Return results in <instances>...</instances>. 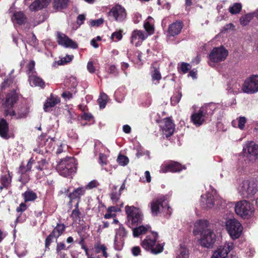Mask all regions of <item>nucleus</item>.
I'll return each mask as SVG.
<instances>
[{"label":"nucleus","mask_w":258,"mask_h":258,"mask_svg":"<svg viewBox=\"0 0 258 258\" xmlns=\"http://www.w3.org/2000/svg\"><path fill=\"white\" fill-rule=\"evenodd\" d=\"M158 237V233L152 231L142 241L141 245L143 248L150 251L151 253L153 254H159L163 251L164 243L156 244Z\"/></svg>","instance_id":"1"},{"label":"nucleus","mask_w":258,"mask_h":258,"mask_svg":"<svg viewBox=\"0 0 258 258\" xmlns=\"http://www.w3.org/2000/svg\"><path fill=\"white\" fill-rule=\"evenodd\" d=\"M152 215L157 216L159 214L166 213L170 215L172 209L169 207L166 196H161L153 199L150 203Z\"/></svg>","instance_id":"2"},{"label":"nucleus","mask_w":258,"mask_h":258,"mask_svg":"<svg viewBox=\"0 0 258 258\" xmlns=\"http://www.w3.org/2000/svg\"><path fill=\"white\" fill-rule=\"evenodd\" d=\"M56 170L59 174L65 177L71 176L77 170L76 164L73 157H67L61 159L56 166Z\"/></svg>","instance_id":"3"},{"label":"nucleus","mask_w":258,"mask_h":258,"mask_svg":"<svg viewBox=\"0 0 258 258\" xmlns=\"http://www.w3.org/2000/svg\"><path fill=\"white\" fill-rule=\"evenodd\" d=\"M125 211L127 215V222L130 225L138 226L143 220L144 215L141 210L135 206H126Z\"/></svg>","instance_id":"4"},{"label":"nucleus","mask_w":258,"mask_h":258,"mask_svg":"<svg viewBox=\"0 0 258 258\" xmlns=\"http://www.w3.org/2000/svg\"><path fill=\"white\" fill-rule=\"evenodd\" d=\"M236 214L244 219H248L253 214V205L246 200L237 202L235 205Z\"/></svg>","instance_id":"5"},{"label":"nucleus","mask_w":258,"mask_h":258,"mask_svg":"<svg viewBox=\"0 0 258 258\" xmlns=\"http://www.w3.org/2000/svg\"><path fill=\"white\" fill-rule=\"evenodd\" d=\"M258 191V186L253 180H244L240 187L239 192L244 198H251Z\"/></svg>","instance_id":"6"},{"label":"nucleus","mask_w":258,"mask_h":258,"mask_svg":"<svg viewBox=\"0 0 258 258\" xmlns=\"http://www.w3.org/2000/svg\"><path fill=\"white\" fill-rule=\"evenodd\" d=\"M226 229L233 239L238 238L242 233L243 227L240 223L235 219L228 220L226 222Z\"/></svg>","instance_id":"7"},{"label":"nucleus","mask_w":258,"mask_h":258,"mask_svg":"<svg viewBox=\"0 0 258 258\" xmlns=\"http://www.w3.org/2000/svg\"><path fill=\"white\" fill-rule=\"evenodd\" d=\"M241 90L247 94H254L258 92V75H251L247 78L242 84Z\"/></svg>","instance_id":"8"},{"label":"nucleus","mask_w":258,"mask_h":258,"mask_svg":"<svg viewBox=\"0 0 258 258\" xmlns=\"http://www.w3.org/2000/svg\"><path fill=\"white\" fill-rule=\"evenodd\" d=\"M216 239V236L213 230L206 229L202 232L200 243L204 247L212 248L215 243Z\"/></svg>","instance_id":"9"},{"label":"nucleus","mask_w":258,"mask_h":258,"mask_svg":"<svg viewBox=\"0 0 258 258\" xmlns=\"http://www.w3.org/2000/svg\"><path fill=\"white\" fill-rule=\"evenodd\" d=\"M228 52L223 46L214 47L209 54V58L213 62L224 61L227 57Z\"/></svg>","instance_id":"10"},{"label":"nucleus","mask_w":258,"mask_h":258,"mask_svg":"<svg viewBox=\"0 0 258 258\" xmlns=\"http://www.w3.org/2000/svg\"><path fill=\"white\" fill-rule=\"evenodd\" d=\"M109 17L118 22L123 21L126 17V12L125 9L119 5H116L112 7L108 12Z\"/></svg>","instance_id":"11"},{"label":"nucleus","mask_w":258,"mask_h":258,"mask_svg":"<svg viewBox=\"0 0 258 258\" xmlns=\"http://www.w3.org/2000/svg\"><path fill=\"white\" fill-rule=\"evenodd\" d=\"M185 169V166L181 165L180 163L174 161H170L164 166H161L160 172H179Z\"/></svg>","instance_id":"12"},{"label":"nucleus","mask_w":258,"mask_h":258,"mask_svg":"<svg viewBox=\"0 0 258 258\" xmlns=\"http://www.w3.org/2000/svg\"><path fill=\"white\" fill-rule=\"evenodd\" d=\"M86 193V188L85 187H79L75 188L72 192L68 195L69 198V205H72V203L75 201L81 202V197L84 196Z\"/></svg>","instance_id":"13"},{"label":"nucleus","mask_w":258,"mask_h":258,"mask_svg":"<svg viewBox=\"0 0 258 258\" xmlns=\"http://www.w3.org/2000/svg\"><path fill=\"white\" fill-rule=\"evenodd\" d=\"M30 107L29 103L26 102L20 104L17 108V119L27 118L30 112Z\"/></svg>","instance_id":"14"},{"label":"nucleus","mask_w":258,"mask_h":258,"mask_svg":"<svg viewBox=\"0 0 258 258\" xmlns=\"http://www.w3.org/2000/svg\"><path fill=\"white\" fill-rule=\"evenodd\" d=\"M216 108L215 104L210 103L203 106L199 110L206 120H210Z\"/></svg>","instance_id":"15"},{"label":"nucleus","mask_w":258,"mask_h":258,"mask_svg":"<svg viewBox=\"0 0 258 258\" xmlns=\"http://www.w3.org/2000/svg\"><path fill=\"white\" fill-rule=\"evenodd\" d=\"M164 125H163L162 132L163 134L168 138L172 136L175 130L174 124L172 120L169 117H166L163 120Z\"/></svg>","instance_id":"16"},{"label":"nucleus","mask_w":258,"mask_h":258,"mask_svg":"<svg viewBox=\"0 0 258 258\" xmlns=\"http://www.w3.org/2000/svg\"><path fill=\"white\" fill-rule=\"evenodd\" d=\"M183 24L181 21H176L169 25L168 33L171 36H175L180 33Z\"/></svg>","instance_id":"17"},{"label":"nucleus","mask_w":258,"mask_h":258,"mask_svg":"<svg viewBox=\"0 0 258 258\" xmlns=\"http://www.w3.org/2000/svg\"><path fill=\"white\" fill-rule=\"evenodd\" d=\"M202 206L204 208H211L214 205V198L210 192H207L201 196Z\"/></svg>","instance_id":"18"},{"label":"nucleus","mask_w":258,"mask_h":258,"mask_svg":"<svg viewBox=\"0 0 258 258\" xmlns=\"http://www.w3.org/2000/svg\"><path fill=\"white\" fill-rule=\"evenodd\" d=\"M231 249L229 245L220 246L214 252L211 258H225Z\"/></svg>","instance_id":"19"},{"label":"nucleus","mask_w":258,"mask_h":258,"mask_svg":"<svg viewBox=\"0 0 258 258\" xmlns=\"http://www.w3.org/2000/svg\"><path fill=\"white\" fill-rule=\"evenodd\" d=\"M70 82L71 83L70 87L71 91H65L61 94V97L66 100L72 99L73 98V93H76L77 92L76 87L78 83L76 79L71 78L70 79Z\"/></svg>","instance_id":"20"},{"label":"nucleus","mask_w":258,"mask_h":258,"mask_svg":"<svg viewBox=\"0 0 258 258\" xmlns=\"http://www.w3.org/2000/svg\"><path fill=\"white\" fill-rule=\"evenodd\" d=\"M9 132V123L4 118L0 119V137L5 140H8L10 138Z\"/></svg>","instance_id":"21"},{"label":"nucleus","mask_w":258,"mask_h":258,"mask_svg":"<svg viewBox=\"0 0 258 258\" xmlns=\"http://www.w3.org/2000/svg\"><path fill=\"white\" fill-rule=\"evenodd\" d=\"M49 0H35L29 6V9L31 11H38L44 8H46L49 3Z\"/></svg>","instance_id":"22"},{"label":"nucleus","mask_w":258,"mask_h":258,"mask_svg":"<svg viewBox=\"0 0 258 258\" xmlns=\"http://www.w3.org/2000/svg\"><path fill=\"white\" fill-rule=\"evenodd\" d=\"M59 102L60 100L58 98L53 96V95L51 94L50 97L47 98L46 102L43 105V109L44 111L48 112L50 111V109L51 107H54Z\"/></svg>","instance_id":"23"},{"label":"nucleus","mask_w":258,"mask_h":258,"mask_svg":"<svg viewBox=\"0 0 258 258\" xmlns=\"http://www.w3.org/2000/svg\"><path fill=\"white\" fill-rule=\"evenodd\" d=\"M28 80L31 86H38L41 88L45 87L44 81L40 77H37L35 74L30 75Z\"/></svg>","instance_id":"24"},{"label":"nucleus","mask_w":258,"mask_h":258,"mask_svg":"<svg viewBox=\"0 0 258 258\" xmlns=\"http://www.w3.org/2000/svg\"><path fill=\"white\" fill-rule=\"evenodd\" d=\"M12 176L9 171L7 174L2 175L0 178V190L2 191L4 188L8 189L11 185Z\"/></svg>","instance_id":"25"},{"label":"nucleus","mask_w":258,"mask_h":258,"mask_svg":"<svg viewBox=\"0 0 258 258\" xmlns=\"http://www.w3.org/2000/svg\"><path fill=\"white\" fill-rule=\"evenodd\" d=\"M191 121L197 126H200L206 121V119L203 116L200 110L197 112H194L190 116Z\"/></svg>","instance_id":"26"},{"label":"nucleus","mask_w":258,"mask_h":258,"mask_svg":"<svg viewBox=\"0 0 258 258\" xmlns=\"http://www.w3.org/2000/svg\"><path fill=\"white\" fill-rule=\"evenodd\" d=\"M12 19L15 20L16 23L19 25L25 24L27 20V17L21 11L14 12Z\"/></svg>","instance_id":"27"},{"label":"nucleus","mask_w":258,"mask_h":258,"mask_svg":"<svg viewBox=\"0 0 258 258\" xmlns=\"http://www.w3.org/2000/svg\"><path fill=\"white\" fill-rule=\"evenodd\" d=\"M246 148L250 156L253 157L255 159H258V145L253 142H250L247 144Z\"/></svg>","instance_id":"28"},{"label":"nucleus","mask_w":258,"mask_h":258,"mask_svg":"<svg viewBox=\"0 0 258 258\" xmlns=\"http://www.w3.org/2000/svg\"><path fill=\"white\" fill-rule=\"evenodd\" d=\"M70 0H53V8L57 11L66 9L69 5Z\"/></svg>","instance_id":"29"},{"label":"nucleus","mask_w":258,"mask_h":258,"mask_svg":"<svg viewBox=\"0 0 258 258\" xmlns=\"http://www.w3.org/2000/svg\"><path fill=\"white\" fill-rule=\"evenodd\" d=\"M56 253L60 256V257L64 258L65 253L62 252L63 250H67L70 248V246H67L63 241L57 242L56 240Z\"/></svg>","instance_id":"30"},{"label":"nucleus","mask_w":258,"mask_h":258,"mask_svg":"<svg viewBox=\"0 0 258 258\" xmlns=\"http://www.w3.org/2000/svg\"><path fill=\"white\" fill-rule=\"evenodd\" d=\"M66 228V226L64 224L57 223L51 233L55 235L56 238H58L64 233Z\"/></svg>","instance_id":"31"},{"label":"nucleus","mask_w":258,"mask_h":258,"mask_svg":"<svg viewBox=\"0 0 258 258\" xmlns=\"http://www.w3.org/2000/svg\"><path fill=\"white\" fill-rule=\"evenodd\" d=\"M146 38L144 34L142 31L135 30L132 34V36L131 38V43L132 44H134L135 41L137 39L141 40L143 41L145 40Z\"/></svg>","instance_id":"32"},{"label":"nucleus","mask_w":258,"mask_h":258,"mask_svg":"<svg viewBox=\"0 0 258 258\" xmlns=\"http://www.w3.org/2000/svg\"><path fill=\"white\" fill-rule=\"evenodd\" d=\"M117 186L113 185L110 194V198L113 204H116L120 199L121 193L117 191Z\"/></svg>","instance_id":"33"},{"label":"nucleus","mask_w":258,"mask_h":258,"mask_svg":"<svg viewBox=\"0 0 258 258\" xmlns=\"http://www.w3.org/2000/svg\"><path fill=\"white\" fill-rule=\"evenodd\" d=\"M151 74L153 81H160L161 78V75L159 71V68L155 66L153 64L151 67Z\"/></svg>","instance_id":"34"},{"label":"nucleus","mask_w":258,"mask_h":258,"mask_svg":"<svg viewBox=\"0 0 258 258\" xmlns=\"http://www.w3.org/2000/svg\"><path fill=\"white\" fill-rule=\"evenodd\" d=\"M153 19L149 17L147 20L145 22L144 27L145 30L149 34H152L154 32V27L153 24Z\"/></svg>","instance_id":"35"},{"label":"nucleus","mask_w":258,"mask_h":258,"mask_svg":"<svg viewBox=\"0 0 258 258\" xmlns=\"http://www.w3.org/2000/svg\"><path fill=\"white\" fill-rule=\"evenodd\" d=\"M22 196L25 202L33 201L37 198L36 194L32 190H27L22 194Z\"/></svg>","instance_id":"36"},{"label":"nucleus","mask_w":258,"mask_h":258,"mask_svg":"<svg viewBox=\"0 0 258 258\" xmlns=\"http://www.w3.org/2000/svg\"><path fill=\"white\" fill-rule=\"evenodd\" d=\"M127 236V231L122 224H120L119 228L115 229V234L114 236L124 240Z\"/></svg>","instance_id":"37"},{"label":"nucleus","mask_w":258,"mask_h":258,"mask_svg":"<svg viewBox=\"0 0 258 258\" xmlns=\"http://www.w3.org/2000/svg\"><path fill=\"white\" fill-rule=\"evenodd\" d=\"M176 258H189V251L185 245H180Z\"/></svg>","instance_id":"38"},{"label":"nucleus","mask_w":258,"mask_h":258,"mask_svg":"<svg viewBox=\"0 0 258 258\" xmlns=\"http://www.w3.org/2000/svg\"><path fill=\"white\" fill-rule=\"evenodd\" d=\"M197 224L199 225L198 228V232L201 233V234H202V232L204 231L209 229L208 227H209V223L206 220H199Z\"/></svg>","instance_id":"39"},{"label":"nucleus","mask_w":258,"mask_h":258,"mask_svg":"<svg viewBox=\"0 0 258 258\" xmlns=\"http://www.w3.org/2000/svg\"><path fill=\"white\" fill-rule=\"evenodd\" d=\"M107 99L108 96L105 93L102 92L100 93L99 97L97 100L100 109H103L105 107Z\"/></svg>","instance_id":"40"},{"label":"nucleus","mask_w":258,"mask_h":258,"mask_svg":"<svg viewBox=\"0 0 258 258\" xmlns=\"http://www.w3.org/2000/svg\"><path fill=\"white\" fill-rule=\"evenodd\" d=\"M124 244V240L114 236V248L115 250L119 251L121 250Z\"/></svg>","instance_id":"41"},{"label":"nucleus","mask_w":258,"mask_h":258,"mask_svg":"<svg viewBox=\"0 0 258 258\" xmlns=\"http://www.w3.org/2000/svg\"><path fill=\"white\" fill-rule=\"evenodd\" d=\"M58 238H56L55 235L50 233L45 238V248L47 250H50V246L51 243L53 241L54 239L57 240Z\"/></svg>","instance_id":"42"},{"label":"nucleus","mask_w":258,"mask_h":258,"mask_svg":"<svg viewBox=\"0 0 258 258\" xmlns=\"http://www.w3.org/2000/svg\"><path fill=\"white\" fill-rule=\"evenodd\" d=\"M242 9V5L240 3H236L233 4L231 7L229 8V12L232 14H238Z\"/></svg>","instance_id":"43"},{"label":"nucleus","mask_w":258,"mask_h":258,"mask_svg":"<svg viewBox=\"0 0 258 258\" xmlns=\"http://www.w3.org/2000/svg\"><path fill=\"white\" fill-rule=\"evenodd\" d=\"M57 42L58 44L64 46L67 42V39L68 38V36H67L66 34L62 33L59 32H57Z\"/></svg>","instance_id":"44"},{"label":"nucleus","mask_w":258,"mask_h":258,"mask_svg":"<svg viewBox=\"0 0 258 258\" xmlns=\"http://www.w3.org/2000/svg\"><path fill=\"white\" fill-rule=\"evenodd\" d=\"M48 163L45 159H42L37 162L35 168L39 171H42L47 168Z\"/></svg>","instance_id":"45"},{"label":"nucleus","mask_w":258,"mask_h":258,"mask_svg":"<svg viewBox=\"0 0 258 258\" xmlns=\"http://www.w3.org/2000/svg\"><path fill=\"white\" fill-rule=\"evenodd\" d=\"M13 82V78L11 77H6L4 82L1 84V90H4L7 88L9 87Z\"/></svg>","instance_id":"46"},{"label":"nucleus","mask_w":258,"mask_h":258,"mask_svg":"<svg viewBox=\"0 0 258 258\" xmlns=\"http://www.w3.org/2000/svg\"><path fill=\"white\" fill-rule=\"evenodd\" d=\"M74 58L73 55L67 54L65 57L61 58L57 61V64L59 66L64 65L71 62Z\"/></svg>","instance_id":"47"},{"label":"nucleus","mask_w":258,"mask_h":258,"mask_svg":"<svg viewBox=\"0 0 258 258\" xmlns=\"http://www.w3.org/2000/svg\"><path fill=\"white\" fill-rule=\"evenodd\" d=\"M35 62L34 60H31L27 65V74L28 77L30 75L34 74L36 72L34 71L35 68Z\"/></svg>","instance_id":"48"},{"label":"nucleus","mask_w":258,"mask_h":258,"mask_svg":"<svg viewBox=\"0 0 258 258\" xmlns=\"http://www.w3.org/2000/svg\"><path fill=\"white\" fill-rule=\"evenodd\" d=\"M117 162L119 165L125 166L127 165L129 162L128 158L123 155H119L117 158Z\"/></svg>","instance_id":"49"},{"label":"nucleus","mask_w":258,"mask_h":258,"mask_svg":"<svg viewBox=\"0 0 258 258\" xmlns=\"http://www.w3.org/2000/svg\"><path fill=\"white\" fill-rule=\"evenodd\" d=\"M67 42L65 45L64 46L65 47H67V48H68V47H70V48H73V49H76L78 48V45L77 44V43L74 41L73 40H72L71 39H70V38L68 37V38L67 39Z\"/></svg>","instance_id":"50"},{"label":"nucleus","mask_w":258,"mask_h":258,"mask_svg":"<svg viewBox=\"0 0 258 258\" xmlns=\"http://www.w3.org/2000/svg\"><path fill=\"white\" fill-rule=\"evenodd\" d=\"M4 111V115L5 116H7L8 115L11 116V117H15L16 119H17V110H16L11 109L5 108Z\"/></svg>","instance_id":"51"},{"label":"nucleus","mask_w":258,"mask_h":258,"mask_svg":"<svg viewBox=\"0 0 258 258\" xmlns=\"http://www.w3.org/2000/svg\"><path fill=\"white\" fill-rule=\"evenodd\" d=\"M251 17L249 15L246 14L242 16L240 18V23L243 26L247 25L250 21Z\"/></svg>","instance_id":"52"},{"label":"nucleus","mask_w":258,"mask_h":258,"mask_svg":"<svg viewBox=\"0 0 258 258\" xmlns=\"http://www.w3.org/2000/svg\"><path fill=\"white\" fill-rule=\"evenodd\" d=\"M182 97V94L181 92H179L178 94L174 95L171 97V102L172 105H176L177 104Z\"/></svg>","instance_id":"53"},{"label":"nucleus","mask_w":258,"mask_h":258,"mask_svg":"<svg viewBox=\"0 0 258 258\" xmlns=\"http://www.w3.org/2000/svg\"><path fill=\"white\" fill-rule=\"evenodd\" d=\"M191 69L190 65L186 62H183L180 65V70L183 74L187 73Z\"/></svg>","instance_id":"54"},{"label":"nucleus","mask_w":258,"mask_h":258,"mask_svg":"<svg viewBox=\"0 0 258 258\" xmlns=\"http://www.w3.org/2000/svg\"><path fill=\"white\" fill-rule=\"evenodd\" d=\"M122 31L121 30H119L118 31H115L113 32L111 36V39H112L113 41L114 38H116V40L115 41H119L122 38Z\"/></svg>","instance_id":"55"},{"label":"nucleus","mask_w":258,"mask_h":258,"mask_svg":"<svg viewBox=\"0 0 258 258\" xmlns=\"http://www.w3.org/2000/svg\"><path fill=\"white\" fill-rule=\"evenodd\" d=\"M103 19L101 18L97 20H92L90 22V25L91 27H98L103 24Z\"/></svg>","instance_id":"56"},{"label":"nucleus","mask_w":258,"mask_h":258,"mask_svg":"<svg viewBox=\"0 0 258 258\" xmlns=\"http://www.w3.org/2000/svg\"><path fill=\"white\" fill-rule=\"evenodd\" d=\"M66 115L68 116V122L70 123H72V119H74L76 116V114L73 111L70 109H68L67 110Z\"/></svg>","instance_id":"57"},{"label":"nucleus","mask_w":258,"mask_h":258,"mask_svg":"<svg viewBox=\"0 0 258 258\" xmlns=\"http://www.w3.org/2000/svg\"><path fill=\"white\" fill-rule=\"evenodd\" d=\"M109 74L112 75L114 77H116L118 75V71L114 65H111L108 69Z\"/></svg>","instance_id":"58"},{"label":"nucleus","mask_w":258,"mask_h":258,"mask_svg":"<svg viewBox=\"0 0 258 258\" xmlns=\"http://www.w3.org/2000/svg\"><path fill=\"white\" fill-rule=\"evenodd\" d=\"M246 121V119L245 117H240L238 121V127L241 130H243L245 126Z\"/></svg>","instance_id":"59"},{"label":"nucleus","mask_w":258,"mask_h":258,"mask_svg":"<svg viewBox=\"0 0 258 258\" xmlns=\"http://www.w3.org/2000/svg\"><path fill=\"white\" fill-rule=\"evenodd\" d=\"M81 215V213L79 210H73L72 212L71 217L73 219L77 220L80 218Z\"/></svg>","instance_id":"60"},{"label":"nucleus","mask_w":258,"mask_h":258,"mask_svg":"<svg viewBox=\"0 0 258 258\" xmlns=\"http://www.w3.org/2000/svg\"><path fill=\"white\" fill-rule=\"evenodd\" d=\"M99 162L102 165H106L107 164V157L106 155L103 153H100L99 154Z\"/></svg>","instance_id":"61"},{"label":"nucleus","mask_w":258,"mask_h":258,"mask_svg":"<svg viewBox=\"0 0 258 258\" xmlns=\"http://www.w3.org/2000/svg\"><path fill=\"white\" fill-rule=\"evenodd\" d=\"M141 248L138 246H134L132 248V252L133 255L137 256L140 254L141 253Z\"/></svg>","instance_id":"62"},{"label":"nucleus","mask_w":258,"mask_h":258,"mask_svg":"<svg viewBox=\"0 0 258 258\" xmlns=\"http://www.w3.org/2000/svg\"><path fill=\"white\" fill-rule=\"evenodd\" d=\"M81 117L85 120L90 121L93 118V116L91 113L84 112Z\"/></svg>","instance_id":"63"},{"label":"nucleus","mask_w":258,"mask_h":258,"mask_svg":"<svg viewBox=\"0 0 258 258\" xmlns=\"http://www.w3.org/2000/svg\"><path fill=\"white\" fill-rule=\"evenodd\" d=\"M98 185V183H97V182L96 180H93L89 182L87 186L85 187L86 188V189L87 188L91 189L97 187Z\"/></svg>","instance_id":"64"}]
</instances>
